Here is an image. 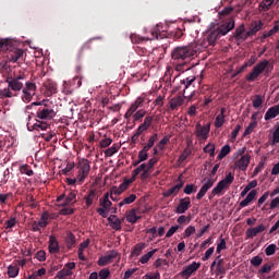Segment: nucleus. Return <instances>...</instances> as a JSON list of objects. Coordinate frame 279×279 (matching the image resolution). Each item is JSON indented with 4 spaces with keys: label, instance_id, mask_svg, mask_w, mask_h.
Instances as JSON below:
<instances>
[{
    "label": "nucleus",
    "instance_id": "obj_1",
    "mask_svg": "<svg viewBox=\"0 0 279 279\" xmlns=\"http://www.w3.org/2000/svg\"><path fill=\"white\" fill-rule=\"evenodd\" d=\"M23 82H25V73L9 76L7 78L8 87L0 89V99H12L17 96L16 93L22 90V101L29 104L36 95V83L27 81L24 86Z\"/></svg>",
    "mask_w": 279,
    "mask_h": 279
},
{
    "label": "nucleus",
    "instance_id": "obj_2",
    "mask_svg": "<svg viewBox=\"0 0 279 279\" xmlns=\"http://www.w3.org/2000/svg\"><path fill=\"white\" fill-rule=\"evenodd\" d=\"M197 56V46H178L171 52L172 64L175 71H184V66Z\"/></svg>",
    "mask_w": 279,
    "mask_h": 279
},
{
    "label": "nucleus",
    "instance_id": "obj_3",
    "mask_svg": "<svg viewBox=\"0 0 279 279\" xmlns=\"http://www.w3.org/2000/svg\"><path fill=\"white\" fill-rule=\"evenodd\" d=\"M234 28V17H229L222 21L218 26L211 27L207 33V41L211 47H215V44L221 36H226L229 32H232Z\"/></svg>",
    "mask_w": 279,
    "mask_h": 279
},
{
    "label": "nucleus",
    "instance_id": "obj_4",
    "mask_svg": "<svg viewBox=\"0 0 279 279\" xmlns=\"http://www.w3.org/2000/svg\"><path fill=\"white\" fill-rule=\"evenodd\" d=\"M33 106H40L37 110V119H41V121H51L52 119H56V105L49 100H41L32 102L26 108L27 110H31Z\"/></svg>",
    "mask_w": 279,
    "mask_h": 279
},
{
    "label": "nucleus",
    "instance_id": "obj_5",
    "mask_svg": "<svg viewBox=\"0 0 279 279\" xmlns=\"http://www.w3.org/2000/svg\"><path fill=\"white\" fill-rule=\"evenodd\" d=\"M0 51H5L9 62H23V49L10 39H0Z\"/></svg>",
    "mask_w": 279,
    "mask_h": 279
},
{
    "label": "nucleus",
    "instance_id": "obj_6",
    "mask_svg": "<svg viewBox=\"0 0 279 279\" xmlns=\"http://www.w3.org/2000/svg\"><path fill=\"white\" fill-rule=\"evenodd\" d=\"M77 169V182H80V184H83L84 180H86L88 178V174L90 173V161L86 158L78 159Z\"/></svg>",
    "mask_w": 279,
    "mask_h": 279
},
{
    "label": "nucleus",
    "instance_id": "obj_7",
    "mask_svg": "<svg viewBox=\"0 0 279 279\" xmlns=\"http://www.w3.org/2000/svg\"><path fill=\"white\" fill-rule=\"evenodd\" d=\"M144 104H145V98L142 96L137 97L135 101L132 102L129 109L126 110L124 114V119H126V121H130V118L134 113L138 112V108H143Z\"/></svg>",
    "mask_w": 279,
    "mask_h": 279
},
{
    "label": "nucleus",
    "instance_id": "obj_8",
    "mask_svg": "<svg viewBox=\"0 0 279 279\" xmlns=\"http://www.w3.org/2000/svg\"><path fill=\"white\" fill-rule=\"evenodd\" d=\"M195 135L201 140V141H206L208 138V134H210V123H208L205 126H202L199 122L196 123L195 125Z\"/></svg>",
    "mask_w": 279,
    "mask_h": 279
},
{
    "label": "nucleus",
    "instance_id": "obj_9",
    "mask_svg": "<svg viewBox=\"0 0 279 279\" xmlns=\"http://www.w3.org/2000/svg\"><path fill=\"white\" fill-rule=\"evenodd\" d=\"M117 256H119V252H117V250H112L107 255L99 257L97 265L99 267H106V265H110Z\"/></svg>",
    "mask_w": 279,
    "mask_h": 279
},
{
    "label": "nucleus",
    "instance_id": "obj_10",
    "mask_svg": "<svg viewBox=\"0 0 279 279\" xmlns=\"http://www.w3.org/2000/svg\"><path fill=\"white\" fill-rule=\"evenodd\" d=\"M27 130L29 132L37 130V131H46L49 130V124L45 121L36 120L35 123H32V116H28V122H27Z\"/></svg>",
    "mask_w": 279,
    "mask_h": 279
},
{
    "label": "nucleus",
    "instance_id": "obj_11",
    "mask_svg": "<svg viewBox=\"0 0 279 279\" xmlns=\"http://www.w3.org/2000/svg\"><path fill=\"white\" fill-rule=\"evenodd\" d=\"M202 267V264L193 262L190 266H186L181 272L180 276H182V278H191V276H193V274H195V271L198 270V268Z\"/></svg>",
    "mask_w": 279,
    "mask_h": 279
},
{
    "label": "nucleus",
    "instance_id": "obj_12",
    "mask_svg": "<svg viewBox=\"0 0 279 279\" xmlns=\"http://www.w3.org/2000/svg\"><path fill=\"white\" fill-rule=\"evenodd\" d=\"M178 182H179L178 184H175L174 186L168 189L162 193L163 197H171V195H178L180 193V190L182 189V186H184V181L182 180V175L178 178Z\"/></svg>",
    "mask_w": 279,
    "mask_h": 279
},
{
    "label": "nucleus",
    "instance_id": "obj_13",
    "mask_svg": "<svg viewBox=\"0 0 279 279\" xmlns=\"http://www.w3.org/2000/svg\"><path fill=\"white\" fill-rule=\"evenodd\" d=\"M189 208H191V197L186 196L179 201V205L175 208V213L178 215H184V213H186Z\"/></svg>",
    "mask_w": 279,
    "mask_h": 279
},
{
    "label": "nucleus",
    "instance_id": "obj_14",
    "mask_svg": "<svg viewBox=\"0 0 279 279\" xmlns=\"http://www.w3.org/2000/svg\"><path fill=\"white\" fill-rule=\"evenodd\" d=\"M213 186H215V180L213 179H208L201 187V190L198 191L197 195H196V199H202L207 193L208 191H210V189H213Z\"/></svg>",
    "mask_w": 279,
    "mask_h": 279
},
{
    "label": "nucleus",
    "instance_id": "obj_15",
    "mask_svg": "<svg viewBox=\"0 0 279 279\" xmlns=\"http://www.w3.org/2000/svg\"><path fill=\"white\" fill-rule=\"evenodd\" d=\"M193 82H195V76H187L186 78L181 81V86H184L183 97H184V99H187L189 101H191V99H193V94L190 96H186V89L193 84Z\"/></svg>",
    "mask_w": 279,
    "mask_h": 279
},
{
    "label": "nucleus",
    "instance_id": "obj_16",
    "mask_svg": "<svg viewBox=\"0 0 279 279\" xmlns=\"http://www.w3.org/2000/svg\"><path fill=\"white\" fill-rule=\"evenodd\" d=\"M44 87L46 88V97H51L52 95H56V93H58V84H56V82L53 81H47L44 84Z\"/></svg>",
    "mask_w": 279,
    "mask_h": 279
},
{
    "label": "nucleus",
    "instance_id": "obj_17",
    "mask_svg": "<svg viewBox=\"0 0 279 279\" xmlns=\"http://www.w3.org/2000/svg\"><path fill=\"white\" fill-rule=\"evenodd\" d=\"M108 221L110 223V228L116 231L121 230V226H123V219H120L117 215L108 217Z\"/></svg>",
    "mask_w": 279,
    "mask_h": 279
},
{
    "label": "nucleus",
    "instance_id": "obj_18",
    "mask_svg": "<svg viewBox=\"0 0 279 279\" xmlns=\"http://www.w3.org/2000/svg\"><path fill=\"white\" fill-rule=\"evenodd\" d=\"M265 230H266L265 225H259L255 228H250L245 232L246 239H254V236L260 234V232H265Z\"/></svg>",
    "mask_w": 279,
    "mask_h": 279
},
{
    "label": "nucleus",
    "instance_id": "obj_19",
    "mask_svg": "<svg viewBox=\"0 0 279 279\" xmlns=\"http://www.w3.org/2000/svg\"><path fill=\"white\" fill-rule=\"evenodd\" d=\"M251 156L250 155H243L236 162H235V167H238V169H240V171H245L250 165V160H251Z\"/></svg>",
    "mask_w": 279,
    "mask_h": 279
},
{
    "label": "nucleus",
    "instance_id": "obj_20",
    "mask_svg": "<svg viewBox=\"0 0 279 279\" xmlns=\"http://www.w3.org/2000/svg\"><path fill=\"white\" fill-rule=\"evenodd\" d=\"M50 254H58L60 253V244L58 243V240L56 239V235L49 236V246H48Z\"/></svg>",
    "mask_w": 279,
    "mask_h": 279
},
{
    "label": "nucleus",
    "instance_id": "obj_21",
    "mask_svg": "<svg viewBox=\"0 0 279 279\" xmlns=\"http://www.w3.org/2000/svg\"><path fill=\"white\" fill-rule=\"evenodd\" d=\"M279 114V104L270 107L267 112L265 113V121H271V119H276V117H278Z\"/></svg>",
    "mask_w": 279,
    "mask_h": 279
},
{
    "label": "nucleus",
    "instance_id": "obj_22",
    "mask_svg": "<svg viewBox=\"0 0 279 279\" xmlns=\"http://www.w3.org/2000/svg\"><path fill=\"white\" fill-rule=\"evenodd\" d=\"M257 191L256 190H252L247 196L240 203V208H245V206H250V203L254 202V199H256V195H257Z\"/></svg>",
    "mask_w": 279,
    "mask_h": 279
},
{
    "label": "nucleus",
    "instance_id": "obj_23",
    "mask_svg": "<svg viewBox=\"0 0 279 279\" xmlns=\"http://www.w3.org/2000/svg\"><path fill=\"white\" fill-rule=\"evenodd\" d=\"M269 66V61L267 60H263L260 62H258L253 70L256 71L259 75H262V73H269V70H267V68Z\"/></svg>",
    "mask_w": 279,
    "mask_h": 279
},
{
    "label": "nucleus",
    "instance_id": "obj_24",
    "mask_svg": "<svg viewBox=\"0 0 279 279\" xmlns=\"http://www.w3.org/2000/svg\"><path fill=\"white\" fill-rule=\"evenodd\" d=\"M181 106H184V97L178 96L170 99V110H178Z\"/></svg>",
    "mask_w": 279,
    "mask_h": 279
},
{
    "label": "nucleus",
    "instance_id": "obj_25",
    "mask_svg": "<svg viewBox=\"0 0 279 279\" xmlns=\"http://www.w3.org/2000/svg\"><path fill=\"white\" fill-rule=\"evenodd\" d=\"M234 38L238 40H247V33H245V24H241L234 33Z\"/></svg>",
    "mask_w": 279,
    "mask_h": 279
},
{
    "label": "nucleus",
    "instance_id": "obj_26",
    "mask_svg": "<svg viewBox=\"0 0 279 279\" xmlns=\"http://www.w3.org/2000/svg\"><path fill=\"white\" fill-rule=\"evenodd\" d=\"M132 183V181H124L122 182L119 187L113 186L111 189V194L114 193V195H121V193H123V191H128V187L130 186V184Z\"/></svg>",
    "mask_w": 279,
    "mask_h": 279
},
{
    "label": "nucleus",
    "instance_id": "obj_27",
    "mask_svg": "<svg viewBox=\"0 0 279 279\" xmlns=\"http://www.w3.org/2000/svg\"><path fill=\"white\" fill-rule=\"evenodd\" d=\"M77 202V192L72 191L68 194L64 202L61 204V206H71V204H75Z\"/></svg>",
    "mask_w": 279,
    "mask_h": 279
},
{
    "label": "nucleus",
    "instance_id": "obj_28",
    "mask_svg": "<svg viewBox=\"0 0 279 279\" xmlns=\"http://www.w3.org/2000/svg\"><path fill=\"white\" fill-rule=\"evenodd\" d=\"M99 204L105 210H110L112 202H110V193H106L102 198H100Z\"/></svg>",
    "mask_w": 279,
    "mask_h": 279
},
{
    "label": "nucleus",
    "instance_id": "obj_29",
    "mask_svg": "<svg viewBox=\"0 0 279 279\" xmlns=\"http://www.w3.org/2000/svg\"><path fill=\"white\" fill-rule=\"evenodd\" d=\"M76 243L75 234L73 232H68L65 236V245L68 250H73L74 245Z\"/></svg>",
    "mask_w": 279,
    "mask_h": 279
},
{
    "label": "nucleus",
    "instance_id": "obj_30",
    "mask_svg": "<svg viewBox=\"0 0 279 279\" xmlns=\"http://www.w3.org/2000/svg\"><path fill=\"white\" fill-rule=\"evenodd\" d=\"M154 121V117L148 116L144 119V122L137 128V130L142 132H147L149 128H151V122Z\"/></svg>",
    "mask_w": 279,
    "mask_h": 279
},
{
    "label": "nucleus",
    "instance_id": "obj_31",
    "mask_svg": "<svg viewBox=\"0 0 279 279\" xmlns=\"http://www.w3.org/2000/svg\"><path fill=\"white\" fill-rule=\"evenodd\" d=\"M263 29V22H258L255 25L252 24V27L250 28L248 32H246V38H250V36H255V34H258Z\"/></svg>",
    "mask_w": 279,
    "mask_h": 279
},
{
    "label": "nucleus",
    "instance_id": "obj_32",
    "mask_svg": "<svg viewBox=\"0 0 279 279\" xmlns=\"http://www.w3.org/2000/svg\"><path fill=\"white\" fill-rule=\"evenodd\" d=\"M232 182H234V175H232V172H229L225 179H222L221 181H219L218 183H220V185H222V187L225 189H229V186L232 184Z\"/></svg>",
    "mask_w": 279,
    "mask_h": 279
},
{
    "label": "nucleus",
    "instance_id": "obj_33",
    "mask_svg": "<svg viewBox=\"0 0 279 279\" xmlns=\"http://www.w3.org/2000/svg\"><path fill=\"white\" fill-rule=\"evenodd\" d=\"M141 219V216L136 215V209H131L126 213V221L129 223H136Z\"/></svg>",
    "mask_w": 279,
    "mask_h": 279
},
{
    "label": "nucleus",
    "instance_id": "obj_34",
    "mask_svg": "<svg viewBox=\"0 0 279 279\" xmlns=\"http://www.w3.org/2000/svg\"><path fill=\"white\" fill-rule=\"evenodd\" d=\"M146 114H147V111H146L145 109H140V110H137V111L132 116L134 123H136V122L141 123V121H143V119L145 118Z\"/></svg>",
    "mask_w": 279,
    "mask_h": 279
},
{
    "label": "nucleus",
    "instance_id": "obj_35",
    "mask_svg": "<svg viewBox=\"0 0 279 279\" xmlns=\"http://www.w3.org/2000/svg\"><path fill=\"white\" fill-rule=\"evenodd\" d=\"M21 270V268H19L17 265H10L8 267V276L9 278H16V276H19V271Z\"/></svg>",
    "mask_w": 279,
    "mask_h": 279
},
{
    "label": "nucleus",
    "instance_id": "obj_36",
    "mask_svg": "<svg viewBox=\"0 0 279 279\" xmlns=\"http://www.w3.org/2000/svg\"><path fill=\"white\" fill-rule=\"evenodd\" d=\"M134 202H136V194H131L119 203V207L121 208L122 206L134 204Z\"/></svg>",
    "mask_w": 279,
    "mask_h": 279
},
{
    "label": "nucleus",
    "instance_id": "obj_37",
    "mask_svg": "<svg viewBox=\"0 0 279 279\" xmlns=\"http://www.w3.org/2000/svg\"><path fill=\"white\" fill-rule=\"evenodd\" d=\"M274 1H275V0H263V1L259 3L260 11H262V12H267L268 10H270V9H271V5H274Z\"/></svg>",
    "mask_w": 279,
    "mask_h": 279
},
{
    "label": "nucleus",
    "instance_id": "obj_38",
    "mask_svg": "<svg viewBox=\"0 0 279 279\" xmlns=\"http://www.w3.org/2000/svg\"><path fill=\"white\" fill-rule=\"evenodd\" d=\"M130 39H131V43H133V45H141V43H143L144 40H149V38L142 37L141 35H137V34H131Z\"/></svg>",
    "mask_w": 279,
    "mask_h": 279
},
{
    "label": "nucleus",
    "instance_id": "obj_39",
    "mask_svg": "<svg viewBox=\"0 0 279 279\" xmlns=\"http://www.w3.org/2000/svg\"><path fill=\"white\" fill-rule=\"evenodd\" d=\"M156 252H158V248L149 251L147 254L141 257L140 263H142V265L149 263V259L151 258V256H154V254H156Z\"/></svg>",
    "mask_w": 279,
    "mask_h": 279
},
{
    "label": "nucleus",
    "instance_id": "obj_40",
    "mask_svg": "<svg viewBox=\"0 0 279 279\" xmlns=\"http://www.w3.org/2000/svg\"><path fill=\"white\" fill-rule=\"evenodd\" d=\"M227 245H226V239H223V235H220L218 242H217V248L216 252L217 254H221L222 250H227Z\"/></svg>",
    "mask_w": 279,
    "mask_h": 279
},
{
    "label": "nucleus",
    "instance_id": "obj_41",
    "mask_svg": "<svg viewBox=\"0 0 279 279\" xmlns=\"http://www.w3.org/2000/svg\"><path fill=\"white\" fill-rule=\"evenodd\" d=\"M151 38L150 40H160L162 39V35L160 34V28L158 26H155L151 31Z\"/></svg>",
    "mask_w": 279,
    "mask_h": 279
},
{
    "label": "nucleus",
    "instance_id": "obj_42",
    "mask_svg": "<svg viewBox=\"0 0 279 279\" xmlns=\"http://www.w3.org/2000/svg\"><path fill=\"white\" fill-rule=\"evenodd\" d=\"M230 145H225L221 149L220 153L218 155V160H223V158H226V156H228V154H230Z\"/></svg>",
    "mask_w": 279,
    "mask_h": 279
},
{
    "label": "nucleus",
    "instance_id": "obj_43",
    "mask_svg": "<svg viewBox=\"0 0 279 279\" xmlns=\"http://www.w3.org/2000/svg\"><path fill=\"white\" fill-rule=\"evenodd\" d=\"M259 73L256 70H252L246 76L245 80L246 82H255L259 77Z\"/></svg>",
    "mask_w": 279,
    "mask_h": 279
},
{
    "label": "nucleus",
    "instance_id": "obj_44",
    "mask_svg": "<svg viewBox=\"0 0 279 279\" xmlns=\"http://www.w3.org/2000/svg\"><path fill=\"white\" fill-rule=\"evenodd\" d=\"M20 172L24 175L32 177L34 175V170L29 167V165H24L20 167Z\"/></svg>",
    "mask_w": 279,
    "mask_h": 279
},
{
    "label": "nucleus",
    "instance_id": "obj_45",
    "mask_svg": "<svg viewBox=\"0 0 279 279\" xmlns=\"http://www.w3.org/2000/svg\"><path fill=\"white\" fill-rule=\"evenodd\" d=\"M145 250V243H138L132 251V256H141V253Z\"/></svg>",
    "mask_w": 279,
    "mask_h": 279
},
{
    "label": "nucleus",
    "instance_id": "obj_46",
    "mask_svg": "<svg viewBox=\"0 0 279 279\" xmlns=\"http://www.w3.org/2000/svg\"><path fill=\"white\" fill-rule=\"evenodd\" d=\"M258 121H253L244 131L243 136H250L254 130H256Z\"/></svg>",
    "mask_w": 279,
    "mask_h": 279
},
{
    "label": "nucleus",
    "instance_id": "obj_47",
    "mask_svg": "<svg viewBox=\"0 0 279 279\" xmlns=\"http://www.w3.org/2000/svg\"><path fill=\"white\" fill-rule=\"evenodd\" d=\"M117 151H119V145L113 144L112 147L105 150V156L107 158H110V157H112L113 154H117Z\"/></svg>",
    "mask_w": 279,
    "mask_h": 279
},
{
    "label": "nucleus",
    "instance_id": "obj_48",
    "mask_svg": "<svg viewBox=\"0 0 279 279\" xmlns=\"http://www.w3.org/2000/svg\"><path fill=\"white\" fill-rule=\"evenodd\" d=\"M223 189H226L223 185H220V183L218 182L217 185L213 189L211 194L209 195V199H213V197H215V195H220L221 191H223Z\"/></svg>",
    "mask_w": 279,
    "mask_h": 279
},
{
    "label": "nucleus",
    "instance_id": "obj_49",
    "mask_svg": "<svg viewBox=\"0 0 279 279\" xmlns=\"http://www.w3.org/2000/svg\"><path fill=\"white\" fill-rule=\"evenodd\" d=\"M195 192H197V186L195 184H187L183 189V193H185V195H192V193Z\"/></svg>",
    "mask_w": 279,
    "mask_h": 279
},
{
    "label": "nucleus",
    "instance_id": "obj_50",
    "mask_svg": "<svg viewBox=\"0 0 279 279\" xmlns=\"http://www.w3.org/2000/svg\"><path fill=\"white\" fill-rule=\"evenodd\" d=\"M223 123H226V116L218 114L215 120V128H223Z\"/></svg>",
    "mask_w": 279,
    "mask_h": 279
},
{
    "label": "nucleus",
    "instance_id": "obj_51",
    "mask_svg": "<svg viewBox=\"0 0 279 279\" xmlns=\"http://www.w3.org/2000/svg\"><path fill=\"white\" fill-rule=\"evenodd\" d=\"M204 153L209 154L211 158H215V144H207L204 147Z\"/></svg>",
    "mask_w": 279,
    "mask_h": 279
},
{
    "label": "nucleus",
    "instance_id": "obj_52",
    "mask_svg": "<svg viewBox=\"0 0 279 279\" xmlns=\"http://www.w3.org/2000/svg\"><path fill=\"white\" fill-rule=\"evenodd\" d=\"M279 143V125L275 129L272 133V138L270 140V145H278Z\"/></svg>",
    "mask_w": 279,
    "mask_h": 279
},
{
    "label": "nucleus",
    "instance_id": "obj_53",
    "mask_svg": "<svg viewBox=\"0 0 279 279\" xmlns=\"http://www.w3.org/2000/svg\"><path fill=\"white\" fill-rule=\"evenodd\" d=\"M16 226V218L11 217L9 220L4 222L5 230H12Z\"/></svg>",
    "mask_w": 279,
    "mask_h": 279
},
{
    "label": "nucleus",
    "instance_id": "obj_54",
    "mask_svg": "<svg viewBox=\"0 0 279 279\" xmlns=\"http://www.w3.org/2000/svg\"><path fill=\"white\" fill-rule=\"evenodd\" d=\"M251 265H253V267H260V265H263V257L260 256H254L252 259H251Z\"/></svg>",
    "mask_w": 279,
    "mask_h": 279
},
{
    "label": "nucleus",
    "instance_id": "obj_55",
    "mask_svg": "<svg viewBox=\"0 0 279 279\" xmlns=\"http://www.w3.org/2000/svg\"><path fill=\"white\" fill-rule=\"evenodd\" d=\"M59 215H63V216L75 215V209L71 207H64L60 209Z\"/></svg>",
    "mask_w": 279,
    "mask_h": 279
},
{
    "label": "nucleus",
    "instance_id": "obj_56",
    "mask_svg": "<svg viewBox=\"0 0 279 279\" xmlns=\"http://www.w3.org/2000/svg\"><path fill=\"white\" fill-rule=\"evenodd\" d=\"M266 256H274L276 254V244H270L265 250Z\"/></svg>",
    "mask_w": 279,
    "mask_h": 279
},
{
    "label": "nucleus",
    "instance_id": "obj_57",
    "mask_svg": "<svg viewBox=\"0 0 279 279\" xmlns=\"http://www.w3.org/2000/svg\"><path fill=\"white\" fill-rule=\"evenodd\" d=\"M263 106V98L260 95H256L253 99V108H260Z\"/></svg>",
    "mask_w": 279,
    "mask_h": 279
},
{
    "label": "nucleus",
    "instance_id": "obj_58",
    "mask_svg": "<svg viewBox=\"0 0 279 279\" xmlns=\"http://www.w3.org/2000/svg\"><path fill=\"white\" fill-rule=\"evenodd\" d=\"M36 258L39 263H45V260H47V253H45V251H38L36 253Z\"/></svg>",
    "mask_w": 279,
    "mask_h": 279
},
{
    "label": "nucleus",
    "instance_id": "obj_59",
    "mask_svg": "<svg viewBox=\"0 0 279 279\" xmlns=\"http://www.w3.org/2000/svg\"><path fill=\"white\" fill-rule=\"evenodd\" d=\"M178 230H180V226H172L166 233V239H171V236H173V233L178 232Z\"/></svg>",
    "mask_w": 279,
    "mask_h": 279
},
{
    "label": "nucleus",
    "instance_id": "obj_60",
    "mask_svg": "<svg viewBox=\"0 0 279 279\" xmlns=\"http://www.w3.org/2000/svg\"><path fill=\"white\" fill-rule=\"evenodd\" d=\"M98 276L100 279H108L110 277V269L109 268L101 269Z\"/></svg>",
    "mask_w": 279,
    "mask_h": 279
},
{
    "label": "nucleus",
    "instance_id": "obj_61",
    "mask_svg": "<svg viewBox=\"0 0 279 279\" xmlns=\"http://www.w3.org/2000/svg\"><path fill=\"white\" fill-rule=\"evenodd\" d=\"M110 145H112V138L107 137L100 141V147L102 149H106V147H110Z\"/></svg>",
    "mask_w": 279,
    "mask_h": 279
},
{
    "label": "nucleus",
    "instance_id": "obj_62",
    "mask_svg": "<svg viewBox=\"0 0 279 279\" xmlns=\"http://www.w3.org/2000/svg\"><path fill=\"white\" fill-rule=\"evenodd\" d=\"M192 234H195V227L190 226L184 231V238L189 239V236H191Z\"/></svg>",
    "mask_w": 279,
    "mask_h": 279
},
{
    "label": "nucleus",
    "instance_id": "obj_63",
    "mask_svg": "<svg viewBox=\"0 0 279 279\" xmlns=\"http://www.w3.org/2000/svg\"><path fill=\"white\" fill-rule=\"evenodd\" d=\"M162 265L165 266H168L169 265V262L167 259H162V258H158L156 262H155V267L158 269L160 267H162Z\"/></svg>",
    "mask_w": 279,
    "mask_h": 279
},
{
    "label": "nucleus",
    "instance_id": "obj_64",
    "mask_svg": "<svg viewBox=\"0 0 279 279\" xmlns=\"http://www.w3.org/2000/svg\"><path fill=\"white\" fill-rule=\"evenodd\" d=\"M160 278V272H156L154 275H149V274H146L143 279H159Z\"/></svg>",
    "mask_w": 279,
    "mask_h": 279
}]
</instances>
